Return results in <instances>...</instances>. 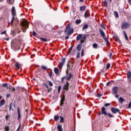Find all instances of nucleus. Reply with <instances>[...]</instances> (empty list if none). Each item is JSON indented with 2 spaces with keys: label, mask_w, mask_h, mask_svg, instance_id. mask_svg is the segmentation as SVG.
Here are the masks:
<instances>
[{
  "label": "nucleus",
  "mask_w": 131,
  "mask_h": 131,
  "mask_svg": "<svg viewBox=\"0 0 131 131\" xmlns=\"http://www.w3.org/2000/svg\"><path fill=\"white\" fill-rule=\"evenodd\" d=\"M3 86H4V88H6L7 87V89L8 90L9 87H8V83H4L3 84Z\"/></svg>",
  "instance_id": "nucleus-38"
},
{
  "label": "nucleus",
  "mask_w": 131,
  "mask_h": 131,
  "mask_svg": "<svg viewBox=\"0 0 131 131\" xmlns=\"http://www.w3.org/2000/svg\"><path fill=\"white\" fill-rule=\"evenodd\" d=\"M33 36H36V33L34 31L33 32Z\"/></svg>",
  "instance_id": "nucleus-54"
},
{
  "label": "nucleus",
  "mask_w": 131,
  "mask_h": 131,
  "mask_svg": "<svg viewBox=\"0 0 131 131\" xmlns=\"http://www.w3.org/2000/svg\"><path fill=\"white\" fill-rule=\"evenodd\" d=\"M127 77L128 79H129V78H130V77H131V72H130V71H128L127 72Z\"/></svg>",
  "instance_id": "nucleus-25"
},
{
  "label": "nucleus",
  "mask_w": 131,
  "mask_h": 131,
  "mask_svg": "<svg viewBox=\"0 0 131 131\" xmlns=\"http://www.w3.org/2000/svg\"><path fill=\"white\" fill-rule=\"evenodd\" d=\"M65 62H66V58H63L62 60V62L59 63V66H61V67H63L64 66V64L65 63Z\"/></svg>",
  "instance_id": "nucleus-14"
},
{
  "label": "nucleus",
  "mask_w": 131,
  "mask_h": 131,
  "mask_svg": "<svg viewBox=\"0 0 131 131\" xmlns=\"http://www.w3.org/2000/svg\"><path fill=\"white\" fill-rule=\"evenodd\" d=\"M128 107L129 109H130V108H131V102H130L129 103V104H128Z\"/></svg>",
  "instance_id": "nucleus-55"
},
{
  "label": "nucleus",
  "mask_w": 131,
  "mask_h": 131,
  "mask_svg": "<svg viewBox=\"0 0 131 131\" xmlns=\"http://www.w3.org/2000/svg\"><path fill=\"white\" fill-rule=\"evenodd\" d=\"M17 113H18V120H21V112L20 111V108H17Z\"/></svg>",
  "instance_id": "nucleus-9"
},
{
  "label": "nucleus",
  "mask_w": 131,
  "mask_h": 131,
  "mask_svg": "<svg viewBox=\"0 0 131 131\" xmlns=\"http://www.w3.org/2000/svg\"><path fill=\"white\" fill-rule=\"evenodd\" d=\"M123 33L124 35L125 40H128V37H127V34H126V32H125V31H123Z\"/></svg>",
  "instance_id": "nucleus-20"
},
{
  "label": "nucleus",
  "mask_w": 131,
  "mask_h": 131,
  "mask_svg": "<svg viewBox=\"0 0 131 131\" xmlns=\"http://www.w3.org/2000/svg\"><path fill=\"white\" fill-rule=\"evenodd\" d=\"M110 105H111V104H110V103H105L104 104V106H105V107H108V106H110Z\"/></svg>",
  "instance_id": "nucleus-48"
},
{
  "label": "nucleus",
  "mask_w": 131,
  "mask_h": 131,
  "mask_svg": "<svg viewBox=\"0 0 131 131\" xmlns=\"http://www.w3.org/2000/svg\"><path fill=\"white\" fill-rule=\"evenodd\" d=\"M57 129L59 131H63V128H62V125H58L57 126Z\"/></svg>",
  "instance_id": "nucleus-23"
},
{
  "label": "nucleus",
  "mask_w": 131,
  "mask_h": 131,
  "mask_svg": "<svg viewBox=\"0 0 131 131\" xmlns=\"http://www.w3.org/2000/svg\"><path fill=\"white\" fill-rule=\"evenodd\" d=\"M20 127H21V124H19L16 131H19V129H20Z\"/></svg>",
  "instance_id": "nucleus-57"
},
{
  "label": "nucleus",
  "mask_w": 131,
  "mask_h": 131,
  "mask_svg": "<svg viewBox=\"0 0 131 131\" xmlns=\"http://www.w3.org/2000/svg\"><path fill=\"white\" fill-rule=\"evenodd\" d=\"M5 104H6V101H5V99L2 100L0 101V107H3Z\"/></svg>",
  "instance_id": "nucleus-18"
},
{
  "label": "nucleus",
  "mask_w": 131,
  "mask_h": 131,
  "mask_svg": "<svg viewBox=\"0 0 131 131\" xmlns=\"http://www.w3.org/2000/svg\"><path fill=\"white\" fill-rule=\"evenodd\" d=\"M14 2H15V0H7V3L8 4H10L11 5H13Z\"/></svg>",
  "instance_id": "nucleus-26"
},
{
  "label": "nucleus",
  "mask_w": 131,
  "mask_h": 131,
  "mask_svg": "<svg viewBox=\"0 0 131 131\" xmlns=\"http://www.w3.org/2000/svg\"><path fill=\"white\" fill-rule=\"evenodd\" d=\"M99 31L101 34V36L103 37V39L107 43V45H108V43H109V41H108V38H107V37H106V35L105 34L104 31H103L102 30L100 29H99Z\"/></svg>",
  "instance_id": "nucleus-3"
},
{
  "label": "nucleus",
  "mask_w": 131,
  "mask_h": 131,
  "mask_svg": "<svg viewBox=\"0 0 131 131\" xmlns=\"http://www.w3.org/2000/svg\"><path fill=\"white\" fill-rule=\"evenodd\" d=\"M83 39L84 40H85V39H86V35H84L83 36Z\"/></svg>",
  "instance_id": "nucleus-50"
},
{
  "label": "nucleus",
  "mask_w": 131,
  "mask_h": 131,
  "mask_svg": "<svg viewBox=\"0 0 131 131\" xmlns=\"http://www.w3.org/2000/svg\"><path fill=\"white\" fill-rule=\"evenodd\" d=\"M117 90H118V87L117 86L113 87L112 89L113 94H114V95H116V94H117Z\"/></svg>",
  "instance_id": "nucleus-8"
},
{
  "label": "nucleus",
  "mask_w": 131,
  "mask_h": 131,
  "mask_svg": "<svg viewBox=\"0 0 131 131\" xmlns=\"http://www.w3.org/2000/svg\"><path fill=\"white\" fill-rule=\"evenodd\" d=\"M130 24L126 21H124L122 23L121 28L122 29H127V28L130 27Z\"/></svg>",
  "instance_id": "nucleus-4"
},
{
  "label": "nucleus",
  "mask_w": 131,
  "mask_h": 131,
  "mask_svg": "<svg viewBox=\"0 0 131 131\" xmlns=\"http://www.w3.org/2000/svg\"><path fill=\"white\" fill-rule=\"evenodd\" d=\"M83 56H84V49H82L81 53V56L83 57Z\"/></svg>",
  "instance_id": "nucleus-33"
},
{
  "label": "nucleus",
  "mask_w": 131,
  "mask_h": 131,
  "mask_svg": "<svg viewBox=\"0 0 131 131\" xmlns=\"http://www.w3.org/2000/svg\"><path fill=\"white\" fill-rule=\"evenodd\" d=\"M84 17L85 18H89V17H90L91 16V15L90 14V12L89 11H85L84 12Z\"/></svg>",
  "instance_id": "nucleus-15"
},
{
  "label": "nucleus",
  "mask_w": 131,
  "mask_h": 131,
  "mask_svg": "<svg viewBox=\"0 0 131 131\" xmlns=\"http://www.w3.org/2000/svg\"><path fill=\"white\" fill-rule=\"evenodd\" d=\"M102 96H103L102 94H98L97 95V97H98L99 98H100V97H102Z\"/></svg>",
  "instance_id": "nucleus-60"
},
{
  "label": "nucleus",
  "mask_w": 131,
  "mask_h": 131,
  "mask_svg": "<svg viewBox=\"0 0 131 131\" xmlns=\"http://www.w3.org/2000/svg\"><path fill=\"white\" fill-rule=\"evenodd\" d=\"M14 66L16 68V69H17V70H19V69H20L21 67V64H20V63L18 62H15V63L14 64Z\"/></svg>",
  "instance_id": "nucleus-11"
},
{
  "label": "nucleus",
  "mask_w": 131,
  "mask_h": 131,
  "mask_svg": "<svg viewBox=\"0 0 131 131\" xmlns=\"http://www.w3.org/2000/svg\"><path fill=\"white\" fill-rule=\"evenodd\" d=\"M12 110V103H10L9 106V111H11Z\"/></svg>",
  "instance_id": "nucleus-49"
},
{
  "label": "nucleus",
  "mask_w": 131,
  "mask_h": 131,
  "mask_svg": "<svg viewBox=\"0 0 131 131\" xmlns=\"http://www.w3.org/2000/svg\"><path fill=\"white\" fill-rule=\"evenodd\" d=\"M86 9V6H84L80 7V10L81 12H83L85 11V9Z\"/></svg>",
  "instance_id": "nucleus-21"
},
{
  "label": "nucleus",
  "mask_w": 131,
  "mask_h": 131,
  "mask_svg": "<svg viewBox=\"0 0 131 131\" xmlns=\"http://www.w3.org/2000/svg\"><path fill=\"white\" fill-rule=\"evenodd\" d=\"M81 37H82V34H79L77 36V40H79L80 39H81Z\"/></svg>",
  "instance_id": "nucleus-27"
},
{
  "label": "nucleus",
  "mask_w": 131,
  "mask_h": 131,
  "mask_svg": "<svg viewBox=\"0 0 131 131\" xmlns=\"http://www.w3.org/2000/svg\"><path fill=\"white\" fill-rule=\"evenodd\" d=\"M80 52H78L76 55V57L77 58H80Z\"/></svg>",
  "instance_id": "nucleus-44"
},
{
  "label": "nucleus",
  "mask_w": 131,
  "mask_h": 131,
  "mask_svg": "<svg viewBox=\"0 0 131 131\" xmlns=\"http://www.w3.org/2000/svg\"><path fill=\"white\" fill-rule=\"evenodd\" d=\"M21 25L24 27V28H29V24H28V21H22Z\"/></svg>",
  "instance_id": "nucleus-6"
},
{
  "label": "nucleus",
  "mask_w": 131,
  "mask_h": 131,
  "mask_svg": "<svg viewBox=\"0 0 131 131\" xmlns=\"http://www.w3.org/2000/svg\"><path fill=\"white\" fill-rule=\"evenodd\" d=\"M101 27H102V28L103 29H104L105 30H106V27L103 25H101Z\"/></svg>",
  "instance_id": "nucleus-53"
},
{
  "label": "nucleus",
  "mask_w": 131,
  "mask_h": 131,
  "mask_svg": "<svg viewBox=\"0 0 131 131\" xmlns=\"http://www.w3.org/2000/svg\"><path fill=\"white\" fill-rule=\"evenodd\" d=\"M41 68L42 69V70H45V71L48 70V68L47 67H46L45 66H41Z\"/></svg>",
  "instance_id": "nucleus-32"
},
{
  "label": "nucleus",
  "mask_w": 131,
  "mask_h": 131,
  "mask_svg": "<svg viewBox=\"0 0 131 131\" xmlns=\"http://www.w3.org/2000/svg\"><path fill=\"white\" fill-rule=\"evenodd\" d=\"M64 102H65V95H63L60 100V106H63Z\"/></svg>",
  "instance_id": "nucleus-12"
},
{
  "label": "nucleus",
  "mask_w": 131,
  "mask_h": 131,
  "mask_svg": "<svg viewBox=\"0 0 131 131\" xmlns=\"http://www.w3.org/2000/svg\"><path fill=\"white\" fill-rule=\"evenodd\" d=\"M60 123H63L64 117H63V116H60Z\"/></svg>",
  "instance_id": "nucleus-28"
},
{
  "label": "nucleus",
  "mask_w": 131,
  "mask_h": 131,
  "mask_svg": "<svg viewBox=\"0 0 131 131\" xmlns=\"http://www.w3.org/2000/svg\"><path fill=\"white\" fill-rule=\"evenodd\" d=\"M8 89L12 92H15V88H13L12 86H10Z\"/></svg>",
  "instance_id": "nucleus-29"
},
{
  "label": "nucleus",
  "mask_w": 131,
  "mask_h": 131,
  "mask_svg": "<svg viewBox=\"0 0 131 131\" xmlns=\"http://www.w3.org/2000/svg\"><path fill=\"white\" fill-rule=\"evenodd\" d=\"M83 42H84V40H83V39H81L80 40V44L82 46V43H83Z\"/></svg>",
  "instance_id": "nucleus-46"
},
{
  "label": "nucleus",
  "mask_w": 131,
  "mask_h": 131,
  "mask_svg": "<svg viewBox=\"0 0 131 131\" xmlns=\"http://www.w3.org/2000/svg\"><path fill=\"white\" fill-rule=\"evenodd\" d=\"M12 16H16V9L14 6H13L11 10Z\"/></svg>",
  "instance_id": "nucleus-10"
},
{
  "label": "nucleus",
  "mask_w": 131,
  "mask_h": 131,
  "mask_svg": "<svg viewBox=\"0 0 131 131\" xmlns=\"http://www.w3.org/2000/svg\"><path fill=\"white\" fill-rule=\"evenodd\" d=\"M69 38V36H67L65 37V39H68Z\"/></svg>",
  "instance_id": "nucleus-64"
},
{
  "label": "nucleus",
  "mask_w": 131,
  "mask_h": 131,
  "mask_svg": "<svg viewBox=\"0 0 131 131\" xmlns=\"http://www.w3.org/2000/svg\"><path fill=\"white\" fill-rule=\"evenodd\" d=\"M5 118H6V120H8V118H9V116L6 115V117H5Z\"/></svg>",
  "instance_id": "nucleus-62"
},
{
  "label": "nucleus",
  "mask_w": 131,
  "mask_h": 131,
  "mask_svg": "<svg viewBox=\"0 0 131 131\" xmlns=\"http://www.w3.org/2000/svg\"><path fill=\"white\" fill-rule=\"evenodd\" d=\"M111 110L114 114H116V113H119L120 114V110L118 108H115V107H111Z\"/></svg>",
  "instance_id": "nucleus-5"
},
{
  "label": "nucleus",
  "mask_w": 131,
  "mask_h": 131,
  "mask_svg": "<svg viewBox=\"0 0 131 131\" xmlns=\"http://www.w3.org/2000/svg\"><path fill=\"white\" fill-rule=\"evenodd\" d=\"M6 32H7L6 31H3V32H2L1 33V34H6Z\"/></svg>",
  "instance_id": "nucleus-56"
},
{
  "label": "nucleus",
  "mask_w": 131,
  "mask_h": 131,
  "mask_svg": "<svg viewBox=\"0 0 131 131\" xmlns=\"http://www.w3.org/2000/svg\"><path fill=\"white\" fill-rule=\"evenodd\" d=\"M15 15H12V19L11 21V26H13V25L14 24V21L15 20Z\"/></svg>",
  "instance_id": "nucleus-19"
},
{
  "label": "nucleus",
  "mask_w": 131,
  "mask_h": 131,
  "mask_svg": "<svg viewBox=\"0 0 131 131\" xmlns=\"http://www.w3.org/2000/svg\"><path fill=\"white\" fill-rule=\"evenodd\" d=\"M115 39L116 41H117L118 42H119L120 41V40L119 39V38H118V37H116L115 38Z\"/></svg>",
  "instance_id": "nucleus-39"
},
{
  "label": "nucleus",
  "mask_w": 131,
  "mask_h": 131,
  "mask_svg": "<svg viewBox=\"0 0 131 131\" xmlns=\"http://www.w3.org/2000/svg\"><path fill=\"white\" fill-rule=\"evenodd\" d=\"M110 82H108L107 83H106V85L107 86H108V85L110 84Z\"/></svg>",
  "instance_id": "nucleus-63"
},
{
  "label": "nucleus",
  "mask_w": 131,
  "mask_h": 131,
  "mask_svg": "<svg viewBox=\"0 0 131 131\" xmlns=\"http://www.w3.org/2000/svg\"><path fill=\"white\" fill-rule=\"evenodd\" d=\"M61 89H62V87H61V86H59L58 87V94H60V92L61 91Z\"/></svg>",
  "instance_id": "nucleus-43"
},
{
  "label": "nucleus",
  "mask_w": 131,
  "mask_h": 131,
  "mask_svg": "<svg viewBox=\"0 0 131 131\" xmlns=\"http://www.w3.org/2000/svg\"><path fill=\"white\" fill-rule=\"evenodd\" d=\"M103 5L104 7H107V6H108V2H107L106 1H104L103 2Z\"/></svg>",
  "instance_id": "nucleus-37"
},
{
  "label": "nucleus",
  "mask_w": 131,
  "mask_h": 131,
  "mask_svg": "<svg viewBox=\"0 0 131 131\" xmlns=\"http://www.w3.org/2000/svg\"><path fill=\"white\" fill-rule=\"evenodd\" d=\"M101 114H103V115H104V116H108V117H114V116L111 114V113H107V112H106V108H105L104 107H102L101 108V112H100L98 113V115H101Z\"/></svg>",
  "instance_id": "nucleus-2"
},
{
  "label": "nucleus",
  "mask_w": 131,
  "mask_h": 131,
  "mask_svg": "<svg viewBox=\"0 0 131 131\" xmlns=\"http://www.w3.org/2000/svg\"><path fill=\"white\" fill-rule=\"evenodd\" d=\"M49 86H53V82H52V81H49Z\"/></svg>",
  "instance_id": "nucleus-42"
},
{
  "label": "nucleus",
  "mask_w": 131,
  "mask_h": 131,
  "mask_svg": "<svg viewBox=\"0 0 131 131\" xmlns=\"http://www.w3.org/2000/svg\"><path fill=\"white\" fill-rule=\"evenodd\" d=\"M114 13L116 18H118V17H119V15H118V12H117V11H114Z\"/></svg>",
  "instance_id": "nucleus-30"
},
{
  "label": "nucleus",
  "mask_w": 131,
  "mask_h": 131,
  "mask_svg": "<svg viewBox=\"0 0 131 131\" xmlns=\"http://www.w3.org/2000/svg\"><path fill=\"white\" fill-rule=\"evenodd\" d=\"M70 26H71V25L70 24H68L66 27V29L64 31L65 33L67 32L68 35H71V34L74 32V29L70 28Z\"/></svg>",
  "instance_id": "nucleus-1"
},
{
  "label": "nucleus",
  "mask_w": 131,
  "mask_h": 131,
  "mask_svg": "<svg viewBox=\"0 0 131 131\" xmlns=\"http://www.w3.org/2000/svg\"><path fill=\"white\" fill-rule=\"evenodd\" d=\"M52 90H53V88H49L48 89V93H51V92H52Z\"/></svg>",
  "instance_id": "nucleus-45"
},
{
  "label": "nucleus",
  "mask_w": 131,
  "mask_h": 131,
  "mask_svg": "<svg viewBox=\"0 0 131 131\" xmlns=\"http://www.w3.org/2000/svg\"><path fill=\"white\" fill-rule=\"evenodd\" d=\"M88 28H89V25L85 24L82 28V30H85V29H88Z\"/></svg>",
  "instance_id": "nucleus-24"
},
{
  "label": "nucleus",
  "mask_w": 131,
  "mask_h": 131,
  "mask_svg": "<svg viewBox=\"0 0 131 131\" xmlns=\"http://www.w3.org/2000/svg\"><path fill=\"white\" fill-rule=\"evenodd\" d=\"M63 90H66V91L69 90V83L68 82H67L66 84L63 86Z\"/></svg>",
  "instance_id": "nucleus-13"
},
{
  "label": "nucleus",
  "mask_w": 131,
  "mask_h": 131,
  "mask_svg": "<svg viewBox=\"0 0 131 131\" xmlns=\"http://www.w3.org/2000/svg\"><path fill=\"white\" fill-rule=\"evenodd\" d=\"M70 63V61H69L68 64H67V67L68 68H70V64H69Z\"/></svg>",
  "instance_id": "nucleus-52"
},
{
  "label": "nucleus",
  "mask_w": 131,
  "mask_h": 131,
  "mask_svg": "<svg viewBox=\"0 0 131 131\" xmlns=\"http://www.w3.org/2000/svg\"><path fill=\"white\" fill-rule=\"evenodd\" d=\"M5 130L6 131H9V126H5Z\"/></svg>",
  "instance_id": "nucleus-47"
},
{
  "label": "nucleus",
  "mask_w": 131,
  "mask_h": 131,
  "mask_svg": "<svg viewBox=\"0 0 131 131\" xmlns=\"http://www.w3.org/2000/svg\"><path fill=\"white\" fill-rule=\"evenodd\" d=\"M45 85L46 86L47 89L48 90L49 89V86L47 84H45Z\"/></svg>",
  "instance_id": "nucleus-61"
},
{
  "label": "nucleus",
  "mask_w": 131,
  "mask_h": 131,
  "mask_svg": "<svg viewBox=\"0 0 131 131\" xmlns=\"http://www.w3.org/2000/svg\"><path fill=\"white\" fill-rule=\"evenodd\" d=\"M15 33H16V32H15V31H13L12 32H11V34L12 35H14V34H15Z\"/></svg>",
  "instance_id": "nucleus-58"
},
{
  "label": "nucleus",
  "mask_w": 131,
  "mask_h": 131,
  "mask_svg": "<svg viewBox=\"0 0 131 131\" xmlns=\"http://www.w3.org/2000/svg\"><path fill=\"white\" fill-rule=\"evenodd\" d=\"M40 40H41L42 41H45L47 42L48 41V39L47 38H40Z\"/></svg>",
  "instance_id": "nucleus-34"
},
{
  "label": "nucleus",
  "mask_w": 131,
  "mask_h": 131,
  "mask_svg": "<svg viewBox=\"0 0 131 131\" xmlns=\"http://www.w3.org/2000/svg\"><path fill=\"white\" fill-rule=\"evenodd\" d=\"M66 77H63L61 79V82H64V79H65Z\"/></svg>",
  "instance_id": "nucleus-51"
},
{
  "label": "nucleus",
  "mask_w": 131,
  "mask_h": 131,
  "mask_svg": "<svg viewBox=\"0 0 131 131\" xmlns=\"http://www.w3.org/2000/svg\"><path fill=\"white\" fill-rule=\"evenodd\" d=\"M72 77V74H71V73H68L67 72V75L66 76V78L67 80H70L71 79Z\"/></svg>",
  "instance_id": "nucleus-7"
},
{
  "label": "nucleus",
  "mask_w": 131,
  "mask_h": 131,
  "mask_svg": "<svg viewBox=\"0 0 131 131\" xmlns=\"http://www.w3.org/2000/svg\"><path fill=\"white\" fill-rule=\"evenodd\" d=\"M111 66V64H110V63H108L106 66V69L107 70H108V69H110V67Z\"/></svg>",
  "instance_id": "nucleus-40"
},
{
  "label": "nucleus",
  "mask_w": 131,
  "mask_h": 131,
  "mask_svg": "<svg viewBox=\"0 0 131 131\" xmlns=\"http://www.w3.org/2000/svg\"><path fill=\"white\" fill-rule=\"evenodd\" d=\"M52 75H53V71L51 70L49 74V76L50 77H52Z\"/></svg>",
  "instance_id": "nucleus-41"
},
{
  "label": "nucleus",
  "mask_w": 131,
  "mask_h": 131,
  "mask_svg": "<svg viewBox=\"0 0 131 131\" xmlns=\"http://www.w3.org/2000/svg\"><path fill=\"white\" fill-rule=\"evenodd\" d=\"M82 48V45L79 44L78 45L77 47V50L78 52H80V51H81V49Z\"/></svg>",
  "instance_id": "nucleus-16"
},
{
  "label": "nucleus",
  "mask_w": 131,
  "mask_h": 131,
  "mask_svg": "<svg viewBox=\"0 0 131 131\" xmlns=\"http://www.w3.org/2000/svg\"><path fill=\"white\" fill-rule=\"evenodd\" d=\"M93 48L94 49H98V44L96 43H93Z\"/></svg>",
  "instance_id": "nucleus-31"
},
{
  "label": "nucleus",
  "mask_w": 131,
  "mask_h": 131,
  "mask_svg": "<svg viewBox=\"0 0 131 131\" xmlns=\"http://www.w3.org/2000/svg\"><path fill=\"white\" fill-rule=\"evenodd\" d=\"M76 24H80L81 23V19H78L76 20Z\"/></svg>",
  "instance_id": "nucleus-35"
},
{
  "label": "nucleus",
  "mask_w": 131,
  "mask_h": 131,
  "mask_svg": "<svg viewBox=\"0 0 131 131\" xmlns=\"http://www.w3.org/2000/svg\"><path fill=\"white\" fill-rule=\"evenodd\" d=\"M54 73H55V74H58L59 73V69H58V68H55L54 69Z\"/></svg>",
  "instance_id": "nucleus-22"
},
{
  "label": "nucleus",
  "mask_w": 131,
  "mask_h": 131,
  "mask_svg": "<svg viewBox=\"0 0 131 131\" xmlns=\"http://www.w3.org/2000/svg\"><path fill=\"white\" fill-rule=\"evenodd\" d=\"M118 101L120 104H122L125 101V99L121 97L119 98Z\"/></svg>",
  "instance_id": "nucleus-17"
},
{
  "label": "nucleus",
  "mask_w": 131,
  "mask_h": 131,
  "mask_svg": "<svg viewBox=\"0 0 131 131\" xmlns=\"http://www.w3.org/2000/svg\"><path fill=\"white\" fill-rule=\"evenodd\" d=\"M58 119H59V116H54V120H55V121H58Z\"/></svg>",
  "instance_id": "nucleus-36"
},
{
  "label": "nucleus",
  "mask_w": 131,
  "mask_h": 131,
  "mask_svg": "<svg viewBox=\"0 0 131 131\" xmlns=\"http://www.w3.org/2000/svg\"><path fill=\"white\" fill-rule=\"evenodd\" d=\"M72 50H71V49H69V55H70V54L71 53V52H72Z\"/></svg>",
  "instance_id": "nucleus-59"
}]
</instances>
